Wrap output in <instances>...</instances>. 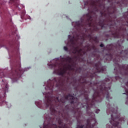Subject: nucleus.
Here are the masks:
<instances>
[{"mask_svg":"<svg viewBox=\"0 0 128 128\" xmlns=\"http://www.w3.org/2000/svg\"><path fill=\"white\" fill-rule=\"evenodd\" d=\"M84 8H86V6L88 7V10L89 13L84 15L80 21L72 22V26H74L76 32H72V35H68L67 46L70 47L64 46V48L66 52L69 50L73 54H76L77 56L72 59L69 56H64L60 59L61 63L60 64L58 63L60 62V58H56L52 60L50 63H48V65L49 68H54L53 74L64 76V74L68 72V70H74V68L72 65V60H80V56L84 54V52L90 50V47L86 46L84 48V50H80L78 44L80 40L82 42L86 38H90V35L88 36L86 34L84 33L86 30L84 28V24H88V23L84 24V20H86L89 26H92V16L95 10L98 12V1H88L84 3Z\"/></svg>","mask_w":128,"mask_h":128,"instance_id":"obj_1","label":"nucleus"},{"mask_svg":"<svg viewBox=\"0 0 128 128\" xmlns=\"http://www.w3.org/2000/svg\"><path fill=\"white\" fill-rule=\"evenodd\" d=\"M62 84V78H54V79L49 80L46 83H44L45 86H46L44 88L46 92H42L44 96H45L44 99V104L46 108H50V114H56L57 112L54 109V104L55 102H62L64 103L66 100H70V104H74L75 100H78L74 96H72L70 94L64 97V100L60 97H52V90H54V86L55 88H58Z\"/></svg>","mask_w":128,"mask_h":128,"instance_id":"obj_2","label":"nucleus"},{"mask_svg":"<svg viewBox=\"0 0 128 128\" xmlns=\"http://www.w3.org/2000/svg\"><path fill=\"white\" fill-rule=\"evenodd\" d=\"M114 64L117 65L118 68H116L114 70V73L116 74H120L121 76H126L128 74V64L127 66L122 65V66H120L118 64L119 60H114Z\"/></svg>","mask_w":128,"mask_h":128,"instance_id":"obj_3","label":"nucleus"},{"mask_svg":"<svg viewBox=\"0 0 128 128\" xmlns=\"http://www.w3.org/2000/svg\"><path fill=\"white\" fill-rule=\"evenodd\" d=\"M115 38H126L128 40V24L122 26L120 29H116L115 32Z\"/></svg>","mask_w":128,"mask_h":128,"instance_id":"obj_4","label":"nucleus"},{"mask_svg":"<svg viewBox=\"0 0 128 128\" xmlns=\"http://www.w3.org/2000/svg\"><path fill=\"white\" fill-rule=\"evenodd\" d=\"M30 68H24V69H22L20 68H19L18 69L15 70V74H16V76H20V74H22L24 72H28Z\"/></svg>","mask_w":128,"mask_h":128,"instance_id":"obj_5","label":"nucleus"},{"mask_svg":"<svg viewBox=\"0 0 128 128\" xmlns=\"http://www.w3.org/2000/svg\"><path fill=\"white\" fill-rule=\"evenodd\" d=\"M4 96H6V93L4 94V96H1L0 95V100H1V102H0V106H2V103L3 104H6V106H7V108H10V106H12V104H10V103L4 102Z\"/></svg>","mask_w":128,"mask_h":128,"instance_id":"obj_6","label":"nucleus"},{"mask_svg":"<svg viewBox=\"0 0 128 128\" xmlns=\"http://www.w3.org/2000/svg\"><path fill=\"white\" fill-rule=\"evenodd\" d=\"M95 68L97 70V72H104V71L106 70V69L102 68V65L100 64H96L95 66Z\"/></svg>","mask_w":128,"mask_h":128,"instance_id":"obj_7","label":"nucleus"},{"mask_svg":"<svg viewBox=\"0 0 128 128\" xmlns=\"http://www.w3.org/2000/svg\"><path fill=\"white\" fill-rule=\"evenodd\" d=\"M2 82H3L2 88L4 90L5 92H6L8 90V82H4V80H2Z\"/></svg>","mask_w":128,"mask_h":128,"instance_id":"obj_8","label":"nucleus"},{"mask_svg":"<svg viewBox=\"0 0 128 128\" xmlns=\"http://www.w3.org/2000/svg\"><path fill=\"white\" fill-rule=\"evenodd\" d=\"M10 2L13 4H18L20 2V0H10Z\"/></svg>","mask_w":128,"mask_h":128,"instance_id":"obj_9","label":"nucleus"},{"mask_svg":"<svg viewBox=\"0 0 128 128\" xmlns=\"http://www.w3.org/2000/svg\"><path fill=\"white\" fill-rule=\"evenodd\" d=\"M35 104L40 108H42V102L40 101L35 102Z\"/></svg>","mask_w":128,"mask_h":128,"instance_id":"obj_10","label":"nucleus"},{"mask_svg":"<svg viewBox=\"0 0 128 128\" xmlns=\"http://www.w3.org/2000/svg\"><path fill=\"white\" fill-rule=\"evenodd\" d=\"M2 78H4V74L1 70H0V80H2Z\"/></svg>","mask_w":128,"mask_h":128,"instance_id":"obj_11","label":"nucleus"},{"mask_svg":"<svg viewBox=\"0 0 128 128\" xmlns=\"http://www.w3.org/2000/svg\"><path fill=\"white\" fill-rule=\"evenodd\" d=\"M24 14H26V11L23 10L21 14V18H24Z\"/></svg>","mask_w":128,"mask_h":128,"instance_id":"obj_12","label":"nucleus"},{"mask_svg":"<svg viewBox=\"0 0 128 128\" xmlns=\"http://www.w3.org/2000/svg\"><path fill=\"white\" fill-rule=\"evenodd\" d=\"M100 110H96L95 112L96 114H98L100 112Z\"/></svg>","mask_w":128,"mask_h":128,"instance_id":"obj_13","label":"nucleus"},{"mask_svg":"<svg viewBox=\"0 0 128 128\" xmlns=\"http://www.w3.org/2000/svg\"><path fill=\"white\" fill-rule=\"evenodd\" d=\"M78 128H84V126H78Z\"/></svg>","mask_w":128,"mask_h":128,"instance_id":"obj_14","label":"nucleus"},{"mask_svg":"<svg viewBox=\"0 0 128 128\" xmlns=\"http://www.w3.org/2000/svg\"><path fill=\"white\" fill-rule=\"evenodd\" d=\"M105 80H106V82H110V79L108 78H106Z\"/></svg>","mask_w":128,"mask_h":128,"instance_id":"obj_15","label":"nucleus"},{"mask_svg":"<svg viewBox=\"0 0 128 128\" xmlns=\"http://www.w3.org/2000/svg\"><path fill=\"white\" fill-rule=\"evenodd\" d=\"M100 46L101 48H104V44H101L100 45Z\"/></svg>","mask_w":128,"mask_h":128,"instance_id":"obj_16","label":"nucleus"},{"mask_svg":"<svg viewBox=\"0 0 128 128\" xmlns=\"http://www.w3.org/2000/svg\"><path fill=\"white\" fill-rule=\"evenodd\" d=\"M61 116H62V118H64V114H61Z\"/></svg>","mask_w":128,"mask_h":128,"instance_id":"obj_17","label":"nucleus"},{"mask_svg":"<svg viewBox=\"0 0 128 128\" xmlns=\"http://www.w3.org/2000/svg\"><path fill=\"white\" fill-rule=\"evenodd\" d=\"M108 46L110 47V46H107V48H108Z\"/></svg>","mask_w":128,"mask_h":128,"instance_id":"obj_18","label":"nucleus"},{"mask_svg":"<svg viewBox=\"0 0 128 128\" xmlns=\"http://www.w3.org/2000/svg\"><path fill=\"white\" fill-rule=\"evenodd\" d=\"M66 18H68V16H66Z\"/></svg>","mask_w":128,"mask_h":128,"instance_id":"obj_19","label":"nucleus"},{"mask_svg":"<svg viewBox=\"0 0 128 128\" xmlns=\"http://www.w3.org/2000/svg\"><path fill=\"white\" fill-rule=\"evenodd\" d=\"M28 18H29L30 20L31 18H30V17Z\"/></svg>","mask_w":128,"mask_h":128,"instance_id":"obj_20","label":"nucleus"},{"mask_svg":"<svg viewBox=\"0 0 128 128\" xmlns=\"http://www.w3.org/2000/svg\"><path fill=\"white\" fill-rule=\"evenodd\" d=\"M65 44H66V41H65Z\"/></svg>","mask_w":128,"mask_h":128,"instance_id":"obj_21","label":"nucleus"},{"mask_svg":"<svg viewBox=\"0 0 128 128\" xmlns=\"http://www.w3.org/2000/svg\"><path fill=\"white\" fill-rule=\"evenodd\" d=\"M15 30H16V28H15Z\"/></svg>","mask_w":128,"mask_h":128,"instance_id":"obj_22","label":"nucleus"},{"mask_svg":"<svg viewBox=\"0 0 128 128\" xmlns=\"http://www.w3.org/2000/svg\"><path fill=\"white\" fill-rule=\"evenodd\" d=\"M101 26L102 28V26L101 25Z\"/></svg>","mask_w":128,"mask_h":128,"instance_id":"obj_23","label":"nucleus"},{"mask_svg":"<svg viewBox=\"0 0 128 128\" xmlns=\"http://www.w3.org/2000/svg\"><path fill=\"white\" fill-rule=\"evenodd\" d=\"M60 58H62V56H60Z\"/></svg>","mask_w":128,"mask_h":128,"instance_id":"obj_24","label":"nucleus"}]
</instances>
